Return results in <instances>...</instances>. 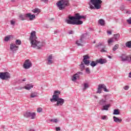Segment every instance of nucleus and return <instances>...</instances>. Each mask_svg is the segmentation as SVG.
I'll list each match as a JSON object with an SVG mask.
<instances>
[{"instance_id":"f257e3e1","label":"nucleus","mask_w":131,"mask_h":131,"mask_svg":"<svg viewBox=\"0 0 131 131\" xmlns=\"http://www.w3.org/2000/svg\"><path fill=\"white\" fill-rule=\"evenodd\" d=\"M86 17L84 15H80L79 13H76L74 16L69 15L68 18L65 20L66 23L71 25H81L83 21L80 20L81 19H85Z\"/></svg>"},{"instance_id":"f03ea898","label":"nucleus","mask_w":131,"mask_h":131,"mask_svg":"<svg viewBox=\"0 0 131 131\" xmlns=\"http://www.w3.org/2000/svg\"><path fill=\"white\" fill-rule=\"evenodd\" d=\"M36 32L33 31L31 33V35L29 38V40L31 41V46L32 48L40 50L42 47H45L46 43L44 41H40L37 40V37L35 34Z\"/></svg>"},{"instance_id":"7ed1b4c3","label":"nucleus","mask_w":131,"mask_h":131,"mask_svg":"<svg viewBox=\"0 0 131 131\" xmlns=\"http://www.w3.org/2000/svg\"><path fill=\"white\" fill-rule=\"evenodd\" d=\"M61 94V92L59 91H54V94L52 96V98L50 99L51 102L54 103V102H57L56 106H62L65 103V100L63 98L59 97V95Z\"/></svg>"},{"instance_id":"20e7f679","label":"nucleus","mask_w":131,"mask_h":131,"mask_svg":"<svg viewBox=\"0 0 131 131\" xmlns=\"http://www.w3.org/2000/svg\"><path fill=\"white\" fill-rule=\"evenodd\" d=\"M102 1L101 0H91L89 3V7L91 10H99L101 8Z\"/></svg>"},{"instance_id":"39448f33","label":"nucleus","mask_w":131,"mask_h":131,"mask_svg":"<svg viewBox=\"0 0 131 131\" xmlns=\"http://www.w3.org/2000/svg\"><path fill=\"white\" fill-rule=\"evenodd\" d=\"M56 6L59 10L62 11L64 10L66 7L69 6V1L67 0H61L56 3Z\"/></svg>"},{"instance_id":"423d86ee","label":"nucleus","mask_w":131,"mask_h":131,"mask_svg":"<svg viewBox=\"0 0 131 131\" xmlns=\"http://www.w3.org/2000/svg\"><path fill=\"white\" fill-rule=\"evenodd\" d=\"M88 33L83 34L80 36V39L77 40L76 41V45L78 47H83V44L82 43H85V41L84 40L86 39V37H88Z\"/></svg>"},{"instance_id":"0eeeda50","label":"nucleus","mask_w":131,"mask_h":131,"mask_svg":"<svg viewBox=\"0 0 131 131\" xmlns=\"http://www.w3.org/2000/svg\"><path fill=\"white\" fill-rule=\"evenodd\" d=\"M119 58L121 59L122 62L131 63V54L127 55L126 54L123 53L119 56Z\"/></svg>"},{"instance_id":"6e6552de","label":"nucleus","mask_w":131,"mask_h":131,"mask_svg":"<svg viewBox=\"0 0 131 131\" xmlns=\"http://www.w3.org/2000/svg\"><path fill=\"white\" fill-rule=\"evenodd\" d=\"M0 78L3 80H8L11 78V74L9 72H0Z\"/></svg>"},{"instance_id":"1a4fd4ad","label":"nucleus","mask_w":131,"mask_h":131,"mask_svg":"<svg viewBox=\"0 0 131 131\" xmlns=\"http://www.w3.org/2000/svg\"><path fill=\"white\" fill-rule=\"evenodd\" d=\"M102 89H103V91H104L105 92H109L108 89H107L106 85L104 84H100L98 85V90L96 92V94H101L102 93Z\"/></svg>"},{"instance_id":"9d476101","label":"nucleus","mask_w":131,"mask_h":131,"mask_svg":"<svg viewBox=\"0 0 131 131\" xmlns=\"http://www.w3.org/2000/svg\"><path fill=\"white\" fill-rule=\"evenodd\" d=\"M24 116L26 118H30L31 119H34L35 116H36V114L35 113L26 112L24 114Z\"/></svg>"},{"instance_id":"9b49d317","label":"nucleus","mask_w":131,"mask_h":131,"mask_svg":"<svg viewBox=\"0 0 131 131\" xmlns=\"http://www.w3.org/2000/svg\"><path fill=\"white\" fill-rule=\"evenodd\" d=\"M30 67H32V63L29 59L26 60L24 63V68L25 69H29Z\"/></svg>"},{"instance_id":"f8f14e48","label":"nucleus","mask_w":131,"mask_h":131,"mask_svg":"<svg viewBox=\"0 0 131 131\" xmlns=\"http://www.w3.org/2000/svg\"><path fill=\"white\" fill-rule=\"evenodd\" d=\"M19 49V46L16 45V44L11 43L10 45V49L12 52H16V51H18Z\"/></svg>"},{"instance_id":"ddd939ff","label":"nucleus","mask_w":131,"mask_h":131,"mask_svg":"<svg viewBox=\"0 0 131 131\" xmlns=\"http://www.w3.org/2000/svg\"><path fill=\"white\" fill-rule=\"evenodd\" d=\"M82 74H83L81 72H79L75 74L72 77V81H75L77 78H79V75H82Z\"/></svg>"},{"instance_id":"4468645a","label":"nucleus","mask_w":131,"mask_h":131,"mask_svg":"<svg viewBox=\"0 0 131 131\" xmlns=\"http://www.w3.org/2000/svg\"><path fill=\"white\" fill-rule=\"evenodd\" d=\"M54 63L53 61V55H50L47 58V64L48 65H51Z\"/></svg>"},{"instance_id":"2eb2a0df","label":"nucleus","mask_w":131,"mask_h":131,"mask_svg":"<svg viewBox=\"0 0 131 131\" xmlns=\"http://www.w3.org/2000/svg\"><path fill=\"white\" fill-rule=\"evenodd\" d=\"M25 17L26 18H29L30 21H32L35 18V15H31V13H27L25 14Z\"/></svg>"},{"instance_id":"dca6fc26","label":"nucleus","mask_w":131,"mask_h":131,"mask_svg":"<svg viewBox=\"0 0 131 131\" xmlns=\"http://www.w3.org/2000/svg\"><path fill=\"white\" fill-rule=\"evenodd\" d=\"M98 103L100 106H104L107 104V99H101L99 101Z\"/></svg>"},{"instance_id":"f3484780","label":"nucleus","mask_w":131,"mask_h":131,"mask_svg":"<svg viewBox=\"0 0 131 131\" xmlns=\"http://www.w3.org/2000/svg\"><path fill=\"white\" fill-rule=\"evenodd\" d=\"M96 62L98 64H105V63H107V60L106 59L100 58L99 59H97Z\"/></svg>"},{"instance_id":"a211bd4d","label":"nucleus","mask_w":131,"mask_h":131,"mask_svg":"<svg viewBox=\"0 0 131 131\" xmlns=\"http://www.w3.org/2000/svg\"><path fill=\"white\" fill-rule=\"evenodd\" d=\"M33 88V85L31 84H27L25 86H24V88L25 90H27V91H29L31 90Z\"/></svg>"},{"instance_id":"6ab92c4d","label":"nucleus","mask_w":131,"mask_h":131,"mask_svg":"<svg viewBox=\"0 0 131 131\" xmlns=\"http://www.w3.org/2000/svg\"><path fill=\"white\" fill-rule=\"evenodd\" d=\"M113 119H114V121H115V122H116L117 123H120V122L122 121V119H120L119 118L115 116L113 117Z\"/></svg>"},{"instance_id":"aec40b11","label":"nucleus","mask_w":131,"mask_h":131,"mask_svg":"<svg viewBox=\"0 0 131 131\" xmlns=\"http://www.w3.org/2000/svg\"><path fill=\"white\" fill-rule=\"evenodd\" d=\"M110 107V104H105L104 105H103V108L101 110L102 111L103 110H106V111H108V109Z\"/></svg>"},{"instance_id":"412c9836","label":"nucleus","mask_w":131,"mask_h":131,"mask_svg":"<svg viewBox=\"0 0 131 131\" xmlns=\"http://www.w3.org/2000/svg\"><path fill=\"white\" fill-rule=\"evenodd\" d=\"M98 23L101 26H104V25H105V20L103 19H100L98 20Z\"/></svg>"},{"instance_id":"4be33fe9","label":"nucleus","mask_w":131,"mask_h":131,"mask_svg":"<svg viewBox=\"0 0 131 131\" xmlns=\"http://www.w3.org/2000/svg\"><path fill=\"white\" fill-rule=\"evenodd\" d=\"M103 45H104V42H100L99 43L98 45H96L95 47L97 49H100L102 47H103Z\"/></svg>"},{"instance_id":"5701e85b","label":"nucleus","mask_w":131,"mask_h":131,"mask_svg":"<svg viewBox=\"0 0 131 131\" xmlns=\"http://www.w3.org/2000/svg\"><path fill=\"white\" fill-rule=\"evenodd\" d=\"M114 39H115V40H118V39H119V37H120V34H116L114 35Z\"/></svg>"},{"instance_id":"b1692460","label":"nucleus","mask_w":131,"mask_h":131,"mask_svg":"<svg viewBox=\"0 0 131 131\" xmlns=\"http://www.w3.org/2000/svg\"><path fill=\"white\" fill-rule=\"evenodd\" d=\"M113 114L114 115H119V114H120V112H119V110H114Z\"/></svg>"},{"instance_id":"393cba45","label":"nucleus","mask_w":131,"mask_h":131,"mask_svg":"<svg viewBox=\"0 0 131 131\" xmlns=\"http://www.w3.org/2000/svg\"><path fill=\"white\" fill-rule=\"evenodd\" d=\"M25 17H26V16H25L24 15L20 14L19 15V18L20 20H21V21H24V20H26Z\"/></svg>"},{"instance_id":"a878e982","label":"nucleus","mask_w":131,"mask_h":131,"mask_svg":"<svg viewBox=\"0 0 131 131\" xmlns=\"http://www.w3.org/2000/svg\"><path fill=\"white\" fill-rule=\"evenodd\" d=\"M37 97V93L34 92L31 94L30 98H36Z\"/></svg>"},{"instance_id":"bb28decb","label":"nucleus","mask_w":131,"mask_h":131,"mask_svg":"<svg viewBox=\"0 0 131 131\" xmlns=\"http://www.w3.org/2000/svg\"><path fill=\"white\" fill-rule=\"evenodd\" d=\"M11 37H12L11 35H8L6 36L4 38V41H9V40H10Z\"/></svg>"},{"instance_id":"cd10ccee","label":"nucleus","mask_w":131,"mask_h":131,"mask_svg":"<svg viewBox=\"0 0 131 131\" xmlns=\"http://www.w3.org/2000/svg\"><path fill=\"white\" fill-rule=\"evenodd\" d=\"M107 42H108L109 46H110V44L112 43V42H114V38H110L108 40Z\"/></svg>"},{"instance_id":"c85d7f7f","label":"nucleus","mask_w":131,"mask_h":131,"mask_svg":"<svg viewBox=\"0 0 131 131\" xmlns=\"http://www.w3.org/2000/svg\"><path fill=\"white\" fill-rule=\"evenodd\" d=\"M22 43V42H21V40L20 39H17L15 40V45L16 46H20Z\"/></svg>"},{"instance_id":"c756f323","label":"nucleus","mask_w":131,"mask_h":131,"mask_svg":"<svg viewBox=\"0 0 131 131\" xmlns=\"http://www.w3.org/2000/svg\"><path fill=\"white\" fill-rule=\"evenodd\" d=\"M97 64H98V63H97V61H96V62L95 61H92L91 62V63H90V65L92 67H95V66H97Z\"/></svg>"},{"instance_id":"7c9ffc66","label":"nucleus","mask_w":131,"mask_h":131,"mask_svg":"<svg viewBox=\"0 0 131 131\" xmlns=\"http://www.w3.org/2000/svg\"><path fill=\"white\" fill-rule=\"evenodd\" d=\"M119 48V45L116 44L115 45V46L113 48V51L114 52H115L116 50H117Z\"/></svg>"},{"instance_id":"2f4dec72","label":"nucleus","mask_w":131,"mask_h":131,"mask_svg":"<svg viewBox=\"0 0 131 131\" xmlns=\"http://www.w3.org/2000/svg\"><path fill=\"white\" fill-rule=\"evenodd\" d=\"M89 87L90 86H89V83H84V88H83V91H85V90H86V89H89Z\"/></svg>"},{"instance_id":"473e14b6","label":"nucleus","mask_w":131,"mask_h":131,"mask_svg":"<svg viewBox=\"0 0 131 131\" xmlns=\"http://www.w3.org/2000/svg\"><path fill=\"white\" fill-rule=\"evenodd\" d=\"M125 46L127 48H129V49L131 48V41H128L126 42Z\"/></svg>"},{"instance_id":"72a5a7b5","label":"nucleus","mask_w":131,"mask_h":131,"mask_svg":"<svg viewBox=\"0 0 131 131\" xmlns=\"http://www.w3.org/2000/svg\"><path fill=\"white\" fill-rule=\"evenodd\" d=\"M83 61H85L90 59V56H89V55H84L83 56Z\"/></svg>"},{"instance_id":"f704fd0d","label":"nucleus","mask_w":131,"mask_h":131,"mask_svg":"<svg viewBox=\"0 0 131 131\" xmlns=\"http://www.w3.org/2000/svg\"><path fill=\"white\" fill-rule=\"evenodd\" d=\"M32 12H33V13H39L40 11H39L38 8H35V9L32 10Z\"/></svg>"},{"instance_id":"c9c22d12","label":"nucleus","mask_w":131,"mask_h":131,"mask_svg":"<svg viewBox=\"0 0 131 131\" xmlns=\"http://www.w3.org/2000/svg\"><path fill=\"white\" fill-rule=\"evenodd\" d=\"M83 62L85 65H86V66H89V65H90V60H83Z\"/></svg>"},{"instance_id":"e433bc0d","label":"nucleus","mask_w":131,"mask_h":131,"mask_svg":"<svg viewBox=\"0 0 131 131\" xmlns=\"http://www.w3.org/2000/svg\"><path fill=\"white\" fill-rule=\"evenodd\" d=\"M51 122H54V123H58V119H51L50 120Z\"/></svg>"},{"instance_id":"4c0bfd02","label":"nucleus","mask_w":131,"mask_h":131,"mask_svg":"<svg viewBox=\"0 0 131 131\" xmlns=\"http://www.w3.org/2000/svg\"><path fill=\"white\" fill-rule=\"evenodd\" d=\"M80 67L82 71L83 70V69L85 68V67L84 66V64L82 62L81 63Z\"/></svg>"},{"instance_id":"58836bf2","label":"nucleus","mask_w":131,"mask_h":131,"mask_svg":"<svg viewBox=\"0 0 131 131\" xmlns=\"http://www.w3.org/2000/svg\"><path fill=\"white\" fill-rule=\"evenodd\" d=\"M85 72L87 74H90V73H91V70H90L89 68H86Z\"/></svg>"},{"instance_id":"ea45409f","label":"nucleus","mask_w":131,"mask_h":131,"mask_svg":"<svg viewBox=\"0 0 131 131\" xmlns=\"http://www.w3.org/2000/svg\"><path fill=\"white\" fill-rule=\"evenodd\" d=\"M37 112L38 113H40V112H42V108L39 107V108H37Z\"/></svg>"},{"instance_id":"a19ab883","label":"nucleus","mask_w":131,"mask_h":131,"mask_svg":"<svg viewBox=\"0 0 131 131\" xmlns=\"http://www.w3.org/2000/svg\"><path fill=\"white\" fill-rule=\"evenodd\" d=\"M101 119H102L103 120H106L108 119V118H107V116H103L101 117Z\"/></svg>"},{"instance_id":"79ce46f5","label":"nucleus","mask_w":131,"mask_h":131,"mask_svg":"<svg viewBox=\"0 0 131 131\" xmlns=\"http://www.w3.org/2000/svg\"><path fill=\"white\" fill-rule=\"evenodd\" d=\"M100 52H101V53H107V51L105 50L104 48L101 49Z\"/></svg>"},{"instance_id":"37998d69","label":"nucleus","mask_w":131,"mask_h":131,"mask_svg":"<svg viewBox=\"0 0 131 131\" xmlns=\"http://www.w3.org/2000/svg\"><path fill=\"white\" fill-rule=\"evenodd\" d=\"M123 89L125 91H128V89H129V87L128 86H127V85H126V86L123 87Z\"/></svg>"},{"instance_id":"c03bdc74","label":"nucleus","mask_w":131,"mask_h":131,"mask_svg":"<svg viewBox=\"0 0 131 131\" xmlns=\"http://www.w3.org/2000/svg\"><path fill=\"white\" fill-rule=\"evenodd\" d=\"M127 22H128V24H131V17L127 19Z\"/></svg>"},{"instance_id":"a18cd8bd","label":"nucleus","mask_w":131,"mask_h":131,"mask_svg":"<svg viewBox=\"0 0 131 131\" xmlns=\"http://www.w3.org/2000/svg\"><path fill=\"white\" fill-rule=\"evenodd\" d=\"M120 9L121 11H123V10H124V6L123 5H122L120 7Z\"/></svg>"},{"instance_id":"49530a36","label":"nucleus","mask_w":131,"mask_h":131,"mask_svg":"<svg viewBox=\"0 0 131 131\" xmlns=\"http://www.w3.org/2000/svg\"><path fill=\"white\" fill-rule=\"evenodd\" d=\"M10 24L11 25H15V21H14V20H11Z\"/></svg>"},{"instance_id":"de8ad7c7","label":"nucleus","mask_w":131,"mask_h":131,"mask_svg":"<svg viewBox=\"0 0 131 131\" xmlns=\"http://www.w3.org/2000/svg\"><path fill=\"white\" fill-rule=\"evenodd\" d=\"M56 131L61 130V128H60V127H56Z\"/></svg>"},{"instance_id":"09e8293b","label":"nucleus","mask_w":131,"mask_h":131,"mask_svg":"<svg viewBox=\"0 0 131 131\" xmlns=\"http://www.w3.org/2000/svg\"><path fill=\"white\" fill-rule=\"evenodd\" d=\"M107 34H109L110 35H111V34H112V32H111L110 31H107Z\"/></svg>"},{"instance_id":"8fccbe9b","label":"nucleus","mask_w":131,"mask_h":131,"mask_svg":"<svg viewBox=\"0 0 131 131\" xmlns=\"http://www.w3.org/2000/svg\"><path fill=\"white\" fill-rule=\"evenodd\" d=\"M73 33H74L73 31H70L69 32V34H73Z\"/></svg>"},{"instance_id":"3c124183","label":"nucleus","mask_w":131,"mask_h":131,"mask_svg":"<svg viewBox=\"0 0 131 131\" xmlns=\"http://www.w3.org/2000/svg\"><path fill=\"white\" fill-rule=\"evenodd\" d=\"M49 0H41V2H43V3H47Z\"/></svg>"},{"instance_id":"603ef678","label":"nucleus","mask_w":131,"mask_h":131,"mask_svg":"<svg viewBox=\"0 0 131 131\" xmlns=\"http://www.w3.org/2000/svg\"><path fill=\"white\" fill-rule=\"evenodd\" d=\"M23 89H25L24 87H20L18 88V90H23Z\"/></svg>"},{"instance_id":"864d4df0","label":"nucleus","mask_w":131,"mask_h":131,"mask_svg":"<svg viewBox=\"0 0 131 131\" xmlns=\"http://www.w3.org/2000/svg\"><path fill=\"white\" fill-rule=\"evenodd\" d=\"M128 77H129V78H131V72L129 73Z\"/></svg>"},{"instance_id":"5fc2aeb1","label":"nucleus","mask_w":131,"mask_h":131,"mask_svg":"<svg viewBox=\"0 0 131 131\" xmlns=\"http://www.w3.org/2000/svg\"><path fill=\"white\" fill-rule=\"evenodd\" d=\"M108 58H109V59H112V57H111V56H108Z\"/></svg>"},{"instance_id":"6e6d98bb","label":"nucleus","mask_w":131,"mask_h":131,"mask_svg":"<svg viewBox=\"0 0 131 131\" xmlns=\"http://www.w3.org/2000/svg\"><path fill=\"white\" fill-rule=\"evenodd\" d=\"M126 121H127V122H129V119H126Z\"/></svg>"},{"instance_id":"4d7b16f0","label":"nucleus","mask_w":131,"mask_h":131,"mask_svg":"<svg viewBox=\"0 0 131 131\" xmlns=\"http://www.w3.org/2000/svg\"><path fill=\"white\" fill-rule=\"evenodd\" d=\"M23 81H26V79H23Z\"/></svg>"},{"instance_id":"13d9d810","label":"nucleus","mask_w":131,"mask_h":131,"mask_svg":"<svg viewBox=\"0 0 131 131\" xmlns=\"http://www.w3.org/2000/svg\"><path fill=\"white\" fill-rule=\"evenodd\" d=\"M45 27H47V28L49 27V25H46L45 26Z\"/></svg>"},{"instance_id":"bf43d9fd","label":"nucleus","mask_w":131,"mask_h":131,"mask_svg":"<svg viewBox=\"0 0 131 131\" xmlns=\"http://www.w3.org/2000/svg\"><path fill=\"white\" fill-rule=\"evenodd\" d=\"M126 14H129V11H127L126 12Z\"/></svg>"},{"instance_id":"052dcab7","label":"nucleus","mask_w":131,"mask_h":131,"mask_svg":"<svg viewBox=\"0 0 131 131\" xmlns=\"http://www.w3.org/2000/svg\"><path fill=\"white\" fill-rule=\"evenodd\" d=\"M30 131H35L34 129H30Z\"/></svg>"},{"instance_id":"680f3d73","label":"nucleus","mask_w":131,"mask_h":131,"mask_svg":"<svg viewBox=\"0 0 131 131\" xmlns=\"http://www.w3.org/2000/svg\"><path fill=\"white\" fill-rule=\"evenodd\" d=\"M93 43H96V41H94L93 42Z\"/></svg>"},{"instance_id":"e2e57ef3","label":"nucleus","mask_w":131,"mask_h":131,"mask_svg":"<svg viewBox=\"0 0 131 131\" xmlns=\"http://www.w3.org/2000/svg\"><path fill=\"white\" fill-rule=\"evenodd\" d=\"M54 33H55V34L57 33V32H56V31H55V32H54Z\"/></svg>"},{"instance_id":"0e129e2a","label":"nucleus","mask_w":131,"mask_h":131,"mask_svg":"<svg viewBox=\"0 0 131 131\" xmlns=\"http://www.w3.org/2000/svg\"><path fill=\"white\" fill-rule=\"evenodd\" d=\"M127 1H128L129 2L131 0H127Z\"/></svg>"},{"instance_id":"69168bd1","label":"nucleus","mask_w":131,"mask_h":131,"mask_svg":"<svg viewBox=\"0 0 131 131\" xmlns=\"http://www.w3.org/2000/svg\"><path fill=\"white\" fill-rule=\"evenodd\" d=\"M12 2H13V0H12Z\"/></svg>"}]
</instances>
